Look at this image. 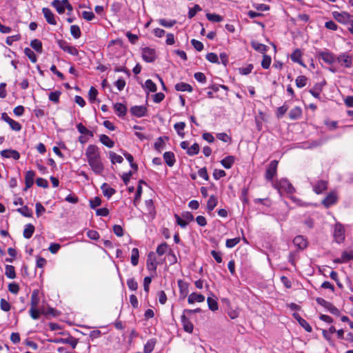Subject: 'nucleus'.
<instances>
[{"label": "nucleus", "mask_w": 353, "mask_h": 353, "mask_svg": "<svg viewBox=\"0 0 353 353\" xmlns=\"http://www.w3.org/2000/svg\"><path fill=\"white\" fill-rule=\"evenodd\" d=\"M271 62H272L271 57L268 55L263 54V60L261 61V66L264 69H268L270 66Z\"/></svg>", "instance_id": "5fc2aeb1"}, {"label": "nucleus", "mask_w": 353, "mask_h": 353, "mask_svg": "<svg viewBox=\"0 0 353 353\" xmlns=\"http://www.w3.org/2000/svg\"><path fill=\"white\" fill-rule=\"evenodd\" d=\"M70 33L74 39H79L81 35L80 28L77 25L70 26Z\"/></svg>", "instance_id": "a18cd8bd"}, {"label": "nucleus", "mask_w": 353, "mask_h": 353, "mask_svg": "<svg viewBox=\"0 0 353 353\" xmlns=\"http://www.w3.org/2000/svg\"><path fill=\"white\" fill-rule=\"evenodd\" d=\"M181 320L183 330L186 332L192 333L194 329V325L189 320L188 316L183 314L181 317Z\"/></svg>", "instance_id": "4468645a"}, {"label": "nucleus", "mask_w": 353, "mask_h": 353, "mask_svg": "<svg viewBox=\"0 0 353 353\" xmlns=\"http://www.w3.org/2000/svg\"><path fill=\"white\" fill-rule=\"evenodd\" d=\"M1 155L3 158L13 159L18 160L20 158V154L15 150L7 149L1 152Z\"/></svg>", "instance_id": "9b49d317"}, {"label": "nucleus", "mask_w": 353, "mask_h": 353, "mask_svg": "<svg viewBox=\"0 0 353 353\" xmlns=\"http://www.w3.org/2000/svg\"><path fill=\"white\" fill-rule=\"evenodd\" d=\"M199 145L198 143H194L191 147L188 148V150H187V154L189 156H194L199 153Z\"/></svg>", "instance_id": "603ef678"}, {"label": "nucleus", "mask_w": 353, "mask_h": 353, "mask_svg": "<svg viewBox=\"0 0 353 353\" xmlns=\"http://www.w3.org/2000/svg\"><path fill=\"white\" fill-rule=\"evenodd\" d=\"M130 112L137 117H143L146 115L147 108L144 105H134L130 108Z\"/></svg>", "instance_id": "9d476101"}, {"label": "nucleus", "mask_w": 353, "mask_h": 353, "mask_svg": "<svg viewBox=\"0 0 353 353\" xmlns=\"http://www.w3.org/2000/svg\"><path fill=\"white\" fill-rule=\"evenodd\" d=\"M302 52L300 49H296L290 55L291 60L294 63H298L302 66H305L303 62L301 60L302 57Z\"/></svg>", "instance_id": "6ab92c4d"}, {"label": "nucleus", "mask_w": 353, "mask_h": 353, "mask_svg": "<svg viewBox=\"0 0 353 353\" xmlns=\"http://www.w3.org/2000/svg\"><path fill=\"white\" fill-rule=\"evenodd\" d=\"M178 285L180 290L181 296L183 298H185L188 293V284L183 281L182 280L178 281Z\"/></svg>", "instance_id": "7c9ffc66"}, {"label": "nucleus", "mask_w": 353, "mask_h": 353, "mask_svg": "<svg viewBox=\"0 0 353 353\" xmlns=\"http://www.w3.org/2000/svg\"><path fill=\"white\" fill-rule=\"evenodd\" d=\"M142 58L147 63L153 62L156 59V52L153 48L145 47L142 49Z\"/></svg>", "instance_id": "423d86ee"}, {"label": "nucleus", "mask_w": 353, "mask_h": 353, "mask_svg": "<svg viewBox=\"0 0 353 353\" xmlns=\"http://www.w3.org/2000/svg\"><path fill=\"white\" fill-rule=\"evenodd\" d=\"M319 57L329 65L334 63L336 61V57L334 54L327 50L319 52Z\"/></svg>", "instance_id": "0eeeda50"}, {"label": "nucleus", "mask_w": 353, "mask_h": 353, "mask_svg": "<svg viewBox=\"0 0 353 353\" xmlns=\"http://www.w3.org/2000/svg\"><path fill=\"white\" fill-rule=\"evenodd\" d=\"M158 23L165 28H172L176 23V20H166L165 19H160Z\"/></svg>", "instance_id": "37998d69"}, {"label": "nucleus", "mask_w": 353, "mask_h": 353, "mask_svg": "<svg viewBox=\"0 0 353 353\" xmlns=\"http://www.w3.org/2000/svg\"><path fill=\"white\" fill-rule=\"evenodd\" d=\"M114 110L119 117H123L126 114L127 108L121 103L114 104Z\"/></svg>", "instance_id": "5701e85b"}, {"label": "nucleus", "mask_w": 353, "mask_h": 353, "mask_svg": "<svg viewBox=\"0 0 353 353\" xmlns=\"http://www.w3.org/2000/svg\"><path fill=\"white\" fill-rule=\"evenodd\" d=\"M1 309L4 312H8L10 310L11 305L6 299H1L0 301Z\"/></svg>", "instance_id": "69168bd1"}, {"label": "nucleus", "mask_w": 353, "mask_h": 353, "mask_svg": "<svg viewBox=\"0 0 353 353\" xmlns=\"http://www.w3.org/2000/svg\"><path fill=\"white\" fill-rule=\"evenodd\" d=\"M334 236L336 241L338 243H341L344 240V239H345L344 230L341 225H340V224L336 225L334 232Z\"/></svg>", "instance_id": "f8f14e48"}, {"label": "nucleus", "mask_w": 353, "mask_h": 353, "mask_svg": "<svg viewBox=\"0 0 353 353\" xmlns=\"http://www.w3.org/2000/svg\"><path fill=\"white\" fill-rule=\"evenodd\" d=\"M302 110L300 107L296 106L293 108L289 112L290 119L296 120L301 117Z\"/></svg>", "instance_id": "393cba45"}, {"label": "nucleus", "mask_w": 353, "mask_h": 353, "mask_svg": "<svg viewBox=\"0 0 353 353\" xmlns=\"http://www.w3.org/2000/svg\"><path fill=\"white\" fill-rule=\"evenodd\" d=\"M127 285L128 288L132 291H135L137 290L138 283L133 278L128 279L127 280Z\"/></svg>", "instance_id": "052dcab7"}, {"label": "nucleus", "mask_w": 353, "mask_h": 353, "mask_svg": "<svg viewBox=\"0 0 353 353\" xmlns=\"http://www.w3.org/2000/svg\"><path fill=\"white\" fill-rule=\"evenodd\" d=\"M5 274L9 279L15 278L16 274L14 266L6 265L5 268Z\"/></svg>", "instance_id": "a19ab883"}, {"label": "nucleus", "mask_w": 353, "mask_h": 353, "mask_svg": "<svg viewBox=\"0 0 353 353\" xmlns=\"http://www.w3.org/2000/svg\"><path fill=\"white\" fill-rule=\"evenodd\" d=\"M98 94V91L94 87H91L89 90V100L91 103L94 102L96 99V97Z\"/></svg>", "instance_id": "e2e57ef3"}, {"label": "nucleus", "mask_w": 353, "mask_h": 353, "mask_svg": "<svg viewBox=\"0 0 353 353\" xmlns=\"http://www.w3.org/2000/svg\"><path fill=\"white\" fill-rule=\"evenodd\" d=\"M252 47L256 51L265 54L268 47L263 43H258L256 41H253L251 43Z\"/></svg>", "instance_id": "473e14b6"}, {"label": "nucleus", "mask_w": 353, "mask_h": 353, "mask_svg": "<svg viewBox=\"0 0 353 353\" xmlns=\"http://www.w3.org/2000/svg\"><path fill=\"white\" fill-rule=\"evenodd\" d=\"M218 203L217 198L214 195H211L207 202V209L209 212L212 211Z\"/></svg>", "instance_id": "72a5a7b5"}, {"label": "nucleus", "mask_w": 353, "mask_h": 353, "mask_svg": "<svg viewBox=\"0 0 353 353\" xmlns=\"http://www.w3.org/2000/svg\"><path fill=\"white\" fill-rule=\"evenodd\" d=\"M101 189L103 195L108 199H110L116 192V190L106 183L102 184Z\"/></svg>", "instance_id": "412c9836"}, {"label": "nucleus", "mask_w": 353, "mask_h": 353, "mask_svg": "<svg viewBox=\"0 0 353 353\" xmlns=\"http://www.w3.org/2000/svg\"><path fill=\"white\" fill-rule=\"evenodd\" d=\"M336 61L340 65L345 68H350L352 66L353 58L347 52H342L336 57Z\"/></svg>", "instance_id": "7ed1b4c3"}, {"label": "nucleus", "mask_w": 353, "mask_h": 353, "mask_svg": "<svg viewBox=\"0 0 353 353\" xmlns=\"http://www.w3.org/2000/svg\"><path fill=\"white\" fill-rule=\"evenodd\" d=\"M295 81H296V85L298 88H303V87H305L306 85L307 81V79L305 76L300 75V76L296 77Z\"/></svg>", "instance_id": "c03bdc74"}, {"label": "nucleus", "mask_w": 353, "mask_h": 353, "mask_svg": "<svg viewBox=\"0 0 353 353\" xmlns=\"http://www.w3.org/2000/svg\"><path fill=\"white\" fill-rule=\"evenodd\" d=\"M24 54H26V56H27L29 58V59L32 63L37 62V57L36 54H34V52L30 48H26L24 49Z\"/></svg>", "instance_id": "de8ad7c7"}, {"label": "nucleus", "mask_w": 353, "mask_h": 353, "mask_svg": "<svg viewBox=\"0 0 353 353\" xmlns=\"http://www.w3.org/2000/svg\"><path fill=\"white\" fill-rule=\"evenodd\" d=\"M327 188V182L325 180H319L313 185V190L316 194H321Z\"/></svg>", "instance_id": "dca6fc26"}, {"label": "nucleus", "mask_w": 353, "mask_h": 353, "mask_svg": "<svg viewBox=\"0 0 353 353\" xmlns=\"http://www.w3.org/2000/svg\"><path fill=\"white\" fill-rule=\"evenodd\" d=\"M147 268L150 271L155 272L157 267L156 255L154 252H150L148 254L146 261Z\"/></svg>", "instance_id": "1a4fd4ad"}, {"label": "nucleus", "mask_w": 353, "mask_h": 353, "mask_svg": "<svg viewBox=\"0 0 353 353\" xmlns=\"http://www.w3.org/2000/svg\"><path fill=\"white\" fill-rule=\"evenodd\" d=\"M240 242V238L229 239L226 240L225 245L228 248H232Z\"/></svg>", "instance_id": "4d7b16f0"}, {"label": "nucleus", "mask_w": 353, "mask_h": 353, "mask_svg": "<svg viewBox=\"0 0 353 353\" xmlns=\"http://www.w3.org/2000/svg\"><path fill=\"white\" fill-rule=\"evenodd\" d=\"M278 161L276 160L272 161L266 170L265 178L268 181H272L276 174Z\"/></svg>", "instance_id": "6e6552de"}, {"label": "nucleus", "mask_w": 353, "mask_h": 353, "mask_svg": "<svg viewBox=\"0 0 353 353\" xmlns=\"http://www.w3.org/2000/svg\"><path fill=\"white\" fill-rule=\"evenodd\" d=\"M325 309L334 315H336V316L340 315V311L331 303H328V305Z\"/></svg>", "instance_id": "774afa93"}, {"label": "nucleus", "mask_w": 353, "mask_h": 353, "mask_svg": "<svg viewBox=\"0 0 353 353\" xmlns=\"http://www.w3.org/2000/svg\"><path fill=\"white\" fill-rule=\"evenodd\" d=\"M185 127V123L184 122H178L175 123L174 125V128L176 131L177 134L182 138L184 137L185 134L183 132Z\"/></svg>", "instance_id": "ea45409f"}, {"label": "nucleus", "mask_w": 353, "mask_h": 353, "mask_svg": "<svg viewBox=\"0 0 353 353\" xmlns=\"http://www.w3.org/2000/svg\"><path fill=\"white\" fill-rule=\"evenodd\" d=\"M21 215L26 217H31L32 216V211L27 205H24L17 210Z\"/></svg>", "instance_id": "58836bf2"}, {"label": "nucleus", "mask_w": 353, "mask_h": 353, "mask_svg": "<svg viewBox=\"0 0 353 353\" xmlns=\"http://www.w3.org/2000/svg\"><path fill=\"white\" fill-rule=\"evenodd\" d=\"M295 318L299 321L300 325L303 327L307 332L312 331V327L309 325V323L303 318H301L299 315L294 314Z\"/></svg>", "instance_id": "f704fd0d"}, {"label": "nucleus", "mask_w": 353, "mask_h": 353, "mask_svg": "<svg viewBox=\"0 0 353 353\" xmlns=\"http://www.w3.org/2000/svg\"><path fill=\"white\" fill-rule=\"evenodd\" d=\"M157 340L155 339H149L144 345L143 352L144 353H150L153 351L156 345Z\"/></svg>", "instance_id": "cd10ccee"}, {"label": "nucleus", "mask_w": 353, "mask_h": 353, "mask_svg": "<svg viewBox=\"0 0 353 353\" xmlns=\"http://www.w3.org/2000/svg\"><path fill=\"white\" fill-rule=\"evenodd\" d=\"M100 141L109 148H112L114 145V142L105 134H101L99 137Z\"/></svg>", "instance_id": "c756f323"}, {"label": "nucleus", "mask_w": 353, "mask_h": 353, "mask_svg": "<svg viewBox=\"0 0 353 353\" xmlns=\"http://www.w3.org/2000/svg\"><path fill=\"white\" fill-rule=\"evenodd\" d=\"M337 201V195L334 192H331L327 196L323 199V204L326 208H329L331 205L335 204Z\"/></svg>", "instance_id": "ddd939ff"}, {"label": "nucleus", "mask_w": 353, "mask_h": 353, "mask_svg": "<svg viewBox=\"0 0 353 353\" xmlns=\"http://www.w3.org/2000/svg\"><path fill=\"white\" fill-rule=\"evenodd\" d=\"M144 87L150 92H154L157 91V85L151 79L145 81Z\"/></svg>", "instance_id": "8fccbe9b"}, {"label": "nucleus", "mask_w": 353, "mask_h": 353, "mask_svg": "<svg viewBox=\"0 0 353 353\" xmlns=\"http://www.w3.org/2000/svg\"><path fill=\"white\" fill-rule=\"evenodd\" d=\"M273 185L280 194H281L282 192H284L287 194H293L295 192V188L285 178L281 179L280 180L276 181L274 183Z\"/></svg>", "instance_id": "f03ea898"}, {"label": "nucleus", "mask_w": 353, "mask_h": 353, "mask_svg": "<svg viewBox=\"0 0 353 353\" xmlns=\"http://www.w3.org/2000/svg\"><path fill=\"white\" fill-rule=\"evenodd\" d=\"M34 230H35L34 226L32 224H31V223L26 224L25 225V228H24L23 232V235L24 238H26V239L31 238L32 234H34Z\"/></svg>", "instance_id": "bb28decb"}, {"label": "nucleus", "mask_w": 353, "mask_h": 353, "mask_svg": "<svg viewBox=\"0 0 353 353\" xmlns=\"http://www.w3.org/2000/svg\"><path fill=\"white\" fill-rule=\"evenodd\" d=\"M40 299L39 296V290H35L32 292L31 295V307H37L39 303Z\"/></svg>", "instance_id": "2f4dec72"}, {"label": "nucleus", "mask_w": 353, "mask_h": 353, "mask_svg": "<svg viewBox=\"0 0 353 353\" xmlns=\"http://www.w3.org/2000/svg\"><path fill=\"white\" fill-rule=\"evenodd\" d=\"M206 59L213 63H219V57L216 54L210 52L206 54Z\"/></svg>", "instance_id": "680f3d73"}, {"label": "nucleus", "mask_w": 353, "mask_h": 353, "mask_svg": "<svg viewBox=\"0 0 353 353\" xmlns=\"http://www.w3.org/2000/svg\"><path fill=\"white\" fill-rule=\"evenodd\" d=\"M207 303L210 310L214 312L219 309L218 303L215 299L211 297H208Z\"/></svg>", "instance_id": "49530a36"}, {"label": "nucleus", "mask_w": 353, "mask_h": 353, "mask_svg": "<svg viewBox=\"0 0 353 353\" xmlns=\"http://www.w3.org/2000/svg\"><path fill=\"white\" fill-rule=\"evenodd\" d=\"M341 258L344 263L353 260V252H343L341 254Z\"/></svg>", "instance_id": "bf43d9fd"}, {"label": "nucleus", "mask_w": 353, "mask_h": 353, "mask_svg": "<svg viewBox=\"0 0 353 353\" xmlns=\"http://www.w3.org/2000/svg\"><path fill=\"white\" fill-rule=\"evenodd\" d=\"M85 155L91 170L96 174H102L104 170V166L101 161L99 147L93 144L89 145L86 148Z\"/></svg>", "instance_id": "f257e3e1"}, {"label": "nucleus", "mask_w": 353, "mask_h": 353, "mask_svg": "<svg viewBox=\"0 0 353 353\" xmlns=\"http://www.w3.org/2000/svg\"><path fill=\"white\" fill-rule=\"evenodd\" d=\"M35 172L33 170H28L25 175L26 190L30 188L34 184Z\"/></svg>", "instance_id": "f3484780"}, {"label": "nucleus", "mask_w": 353, "mask_h": 353, "mask_svg": "<svg viewBox=\"0 0 353 353\" xmlns=\"http://www.w3.org/2000/svg\"><path fill=\"white\" fill-rule=\"evenodd\" d=\"M205 301V296L201 294H198L196 292L191 293L188 298V302L189 304H193L196 302L202 303Z\"/></svg>", "instance_id": "2eb2a0df"}, {"label": "nucleus", "mask_w": 353, "mask_h": 353, "mask_svg": "<svg viewBox=\"0 0 353 353\" xmlns=\"http://www.w3.org/2000/svg\"><path fill=\"white\" fill-rule=\"evenodd\" d=\"M163 159L169 167H172L176 161L174 154L172 152H165L163 154Z\"/></svg>", "instance_id": "4be33fe9"}, {"label": "nucleus", "mask_w": 353, "mask_h": 353, "mask_svg": "<svg viewBox=\"0 0 353 353\" xmlns=\"http://www.w3.org/2000/svg\"><path fill=\"white\" fill-rule=\"evenodd\" d=\"M57 43L59 47L64 52L73 56H77L79 54L78 50L74 46H70L66 41L59 40Z\"/></svg>", "instance_id": "20e7f679"}, {"label": "nucleus", "mask_w": 353, "mask_h": 353, "mask_svg": "<svg viewBox=\"0 0 353 353\" xmlns=\"http://www.w3.org/2000/svg\"><path fill=\"white\" fill-rule=\"evenodd\" d=\"M57 343H62L65 344H69L71 345L72 349H74L78 343L77 339L73 338V337H68L65 339H60L57 341H56Z\"/></svg>", "instance_id": "c85d7f7f"}, {"label": "nucleus", "mask_w": 353, "mask_h": 353, "mask_svg": "<svg viewBox=\"0 0 353 353\" xmlns=\"http://www.w3.org/2000/svg\"><path fill=\"white\" fill-rule=\"evenodd\" d=\"M168 250V245L166 243L160 244L157 248V253L159 256H162L167 252Z\"/></svg>", "instance_id": "864d4df0"}, {"label": "nucleus", "mask_w": 353, "mask_h": 353, "mask_svg": "<svg viewBox=\"0 0 353 353\" xmlns=\"http://www.w3.org/2000/svg\"><path fill=\"white\" fill-rule=\"evenodd\" d=\"M322 90L321 84H316L312 89L310 90V93L315 98L319 99L320 94Z\"/></svg>", "instance_id": "4c0bfd02"}, {"label": "nucleus", "mask_w": 353, "mask_h": 353, "mask_svg": "<svg viewBox=\"0 0 353 353\" xmlns=\"http://www.w3.org/2000/svg\"><path fill=\"white\" fill-rule=\"evenodd\" d=\"M201 8L199 5H197V4L194 5V6L193 8L189 9L188 17L190 19H192V17H194L196 15L197 12L201 11Z\"/></svg>", "instance_id": "0e129e2a"}, {"label": "nucleus", "mask_w": 353, "mask_h": 353, "mask_svg": "<svg viewBox=\"0 0 353 353\" xmlns=\"http://www.w3.org/2000/svg\"><path fill=\"white\" fill-rule=\"evenodd\" d=\"M8 124L12 130L19 132L21 130V125L19 122H17L13 119H12L8 123Z\"/></svg>", "instance_id": "338daca9"}, {"label": "nucleus", "mask_w": 353, "mask_h": 353, "mask_svg": "<svg viewBox=\"0 0 353 353\" xmlns=\"http://www.w3.org/2000/svg\"><path fill=\"white\" fill-rule=\"evenodd\" d=\"M293 243L294 245L300 250L305 249L307 245L306 239L303 236L301 235L296 236L294 239Z\"/></svg>", "instance_id": "aec40b11"}, {"label": "nucleus", "mask_w": 353, "mask_h": 353, "mask_svg": "<svg viewBox=\"0 0 353 353\" xmlns=\"http://www.w3.org/2000/svg\"><path fill=\"white\" fill-rule=\"evenodd\" d=\"M174 88L176 90L180 92H191L192 91V87L190 84L184 82H180L176 83Z\"/></svg>", "instance_id": "b1692460"}, {"label": "nucleus", "mask_w": 353, "mask_h": 353, "mask_svg": "<svg viewBox=\"0 0 353 353\" xmlns=\"http://www.w3.org/2000/svg\"><path fill=\"white\" fill-rule=\"evenodd\" d=\"M110 158L112 163H121L123 161V157L113 152H110Z\"/></svg>", "instance_id": "3c124183"}, {"label": "nucleus", "mask_w": 353, "mask_h": 353, "mask_svg": "<svg viewBox=\"0 0 353 353\" xmlns=\"http://www.w3.org/2000/svg\"><path fill=\"white\" fill-rule=\"evenodd\" d=\"M139 250L136 248L132 250L131 263L132 265L136 266L139 263Z\"/></svg>", "instance_id": "79ce46f5"}, {"label": "nucleus", "mask_w": 353, "mask_h": 353, "mask_svg": "<svg viewBox=\"0 0 353 353\" xmlns=\"http://www.w3.org/2000/svg\"><path fill=\"white\" fill-rule=\"evenodd\" d=\"M77 128L81 134H87L91 137H93V132L88 130L81 123L77 125Z\"/></svg>", "instance_id": "09e8293b"}, {"label": "nucleus", "mask_w": 353, "mask_h": 353, "mask_svg": "<svg viewBox=\"0 0 353 353\" xmlns=\"http://www.w3.org/2000/svg\"><path fill=\"white\" fill-rule=\"evenodd\" d=\"M30 46L36 50L37 52L41 53L42 52V43L40 40L37 39H34L31 41L30 42Z\"/></svg>", "instance_id": "e433bc0d"}, {"label": "nucleus", "mask_w": 353, "mask_h": 353, "mask_svg": "<svg viewBox=\"0 0 353 353\" xmlns=\"http://www.w3.org/2000/svg\"><path fill=\"white\" fill-rule=\"evenodd\" d=\"M53 7L57 10L58 13L63 14L65 12V7L61 5L59 0H54L52 2Z\"/></svg>", "instance_id": "6e6d98bb"}, {"label": "nucleus", "mask_w": 353, "mask_h": 353, "mask_svg": "<svg viewBox=\"0 0 353 353\" xmlns=\"http://www.w3.org/2000/svg\"><path fill=\"white\" fill-rule=\"evenodd\" d=\"M207 19L213 22H221L223 20V17L217 14H210L208 13L206 14Z\"/></svg>", "instance_id": "13d9d810"}, {"label": "nucleus", "mask_w": 353, "mask_h": 353, "mask_svg": "<svg viewBox=\"0 0 353 353\" xmlns=\"http://www.w3.org/2000/svg\"><path fill=\"white\" fill-rule=\"evenodd\" d=\"M42 12L48 23L52 25L57 24V21L54 19V15L49 8H43Z\"/></svg>", "instance_id": "a211bd4d"}, {"label": "nucleus", "mask_w": 353, "mask_h": 353, "mask_svg": "<svg viewBox=\"0 0 353 353\" xmlns=\"http://www.w3.org/2000/svg\"><path fill=\"white\" fill-rule=\"evenodd\" d=\"M165 139L168 140V137H160L159 138H158V139L157 140V141L154 143V148L158 150L159 152H161L163 148H164V145H165Z\"/></svg>", "instance_id": "c9c22d12"}, {"label": "nucleus", "mask_w": 353, "mask_h": 353, "mask_svg": "<svg viewBox=\"0 0 353 353\" xmlns=\"http://www.w3.org/2000/svg\"><path fill=\"white\" fill-rule=\"evenodd\" d=\"M235 158L233 156L229 155L221 161V165L226 169H230L233 165Z\"/></svg>", "instance_id": "a878e982"}, {"label": "nucleus", "mask_w": 353, "mask_h": 353, "mask_svg": "<svg viewBox=\"0 0 353 353\" xmlns=\"http://www.w3.org/2000/svg\"><path fill=\"white\" fill-rule=\"evenodd\" d=\"M332 14L335 20L344 25H347L349 21L352 19V16L346 12L334 11Z\"/></svg>", "instance_id": "39448f33"}]
</instances>
